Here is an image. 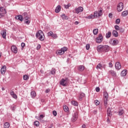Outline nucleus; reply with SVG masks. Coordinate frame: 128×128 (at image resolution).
<instances>
[{"label": "nucleus", "instance_id": "obj_4", "mask_svg": "<svg viewBox=\"0 0 128 128\" xmlns=\"http://www.w3.org/2000/svg\"><path fill=\"white\" fill-rule=\"evenodd\" d=\"M103 52H108L110 50V46L108 45L102 46Z\"/></svg>", "mask_w": 128, "mask_h": 128}, {"label": "nucleus", "instance_id": "obj_38", "mask_svg": "<svg viewBox=\"0 0 128 128\" xmlns=\"http://www.w3.org/2000/svg\"><path fill=\"white\" fill-rule=\"evenodd\" d=\"M98 32V29H94L93 30L94 34L96 35V34Z\"/></svg>", "mask_w": 128, "mask_h": 128}, {"label": "nucleus", "instance_id": "obj_1", "mask_svg": "<svg viewBox=\"0 0 128 128\" xmlns=\"http://www.w3.org/2000/svg\"><path fill=\"white\" fill-rule=\"evenodd\" d=\"M96 40L97 44H100L104 40V36H102V34H98V37L96 38Z\"/></svg>", "mask_w": 128, "mask_h": 128}, {"label": "nucleus", "instance_id": "obj_19", "mask_svg": "<svg viewBox=\"0 0 128 128\" xmlns=\"http://www.w3.org/2000/svg\"><path fill=\"white\" fill-rule=\"evenodd\" d=\"M109 74H110L112 76H116V72L112 70H110L108 72Z\"/></svg>", "mask_w": 128, "mask_h": 128}, {"label": "nucleus", "instance_id": "obj_64", "mask_svg": "<svg viewBox=\"0 0 128 128\" xmlns=\"http://www.w3.org/2000/svg\"><path fill=\"white\" fill-rule=\"evenodd\" d=\"M78 24H80V22H78V21H76L74 22V24H76V25H78Z\"/></svg>", "mask_w": 128, "mask_h": 128}, {"label": "nucleus", "instance_id": "obj_13", "mask_svg": "<svg viewBox=\"0 0 128 128\" xmlns=\"http://www.w3.org/2000/svg\"><path fill=\"white\" fill-rule=\"evenodd\" d=\"M22 16L24 20H27L30 18L28 16V13L26 12L23 13Z\"/></svg>", "mask_w": 128, "mask_h": 128}, {"label": "nucleus", "instance_id": "obj_27", "mask_svg": "<svg viewBox=\"0 0 128 128\" xmlns=\"http://www.w3.org/2000/svg\"><path fill=\"white\" fill-rule=\"evenodd\" d=\"M72 104L74 106H78V103L76 101L72 100L71 102Z\"/></svg>", "mask_w": 128, "mask_h": 128}, {"label": "nucleus", "instance_id": "obj_37", "mask_svg": "<svg viewBox=\"0 0 128 128\" xmlns=\"http://www.w3.org/2000/svg\"><path fill=\"white\" fill-rule=\"evenodd\" d=\"M4 128H10V124L8 122H6L4 124Z\"/></svg>", "mask_w": 128, "mask_h": 128}, {"label": "nucleus", "instance_id": "obj_40", "mask_svg": "<svg viewBox=\"0 0 128 128\" xmlns=\"http://www.w3.org/2000/svg\"><path fill=\"white\" fill-rule=\"evenodd\" d=\"M34 124L36 126H40V122L36 120L34 122Z\"/></svg>", "mask_w": 128, "mask_h": 128}, {"label": "nucleus", "instance_id": "obj_8", "mask_svg": "<svg viewBox=\"0 0 128 128\" xmlns=\"http://www.w3.org/2000/svg\"><path fill=\"white\" fill-rule=\"evenodd\" d=\"M11 50L12 52H14V54H17L18 52V48L16 46H12L11 47Z\"/></svg>", "mask_w": 128, "mask_h": 128}, {"label": "nucleus", "instance_id": "obj_30", "mask_svg": "<svg viewBox=\"0 0 128 128\" xmlns=\"http://www.w3.org/2000/svg\"><path fill=\"white\" fill-rule=\"evenodd\" d=\"M44 36L43 34L41 35L40 37H38V40H41V42H43V40H44Z\"/></svg>", "mask_w": 128, "mask_h": 128}, {"label": "nucleus", "instance_id": "obj_9", "mask_svg": "<svg viewBox=\"0 0 128 128\" xmlns=\"http://www.w3.org/2000/svg\"><path fill=\"white\" fill-rule=\"evenodd\" d=\"M6 14V8H4V7L0 8V14H3L4 16Z\"/></svg>", "mask_w": 128, "mask_h": 128}, {"label": "nucleus", "instance_id": "obj_57", "mask_svg": "<svg viewBox=\"0 0 128 128\" xmlns=\"http://www.w3.org/2000/svg\"><path fill=\"white\" fill-rule=\"evenodd\" d=\"M12 96L14 98H18V96L16 94H14Z\"/></svg>", "mask_w": 128, "mask_h": 128}, {"label": "nucleus", "instance_id": "obj_12", "mask_svg": "<svg viewBox=\"0 0 128 128\" xmlns=\"http://www.w3.org/2000/svg\"><path fill=\"white\" fill-rule=\"evenodd\" d=\"M6 70V66H3L0 70L2 74H4Z\"/></svg>", "mask_w": 128, "mask_h": 128}, {"label": "nucleus", "instance_id": "obj_18", "mask_svg": "<svg viewBox=\"0 0 128 128\" xmlns=\"http://www.w3.org/2000/svg\"><path fill=\"white\" fill-rule=\"evenodd\" d=\"M16 20H18L20 22H22L24 18L22 15H18L16 16Z\"/></svg>", "mask_w": 128, "mask_h": 128}, {"label": "nucleus", "instance_id": "obj_51", "mask_svg": "<svg viewBox=\"0 0 128 128\" xmlns=\"http://www.w3.org/2000/svg\"><path fill=\"white\" fill-rule=\"evenodd\" d=\"M53 34L52 32H48V36H52Z\"/></svg>", "mask_w": 128, "mask_h": 128}, {"label": "nucleus", "instance_id": "obj_11", "mask_svg": "<svg viewBox=\"0 0 128 128\" xmlns=\"http://www.w3.org/2000/svg\"><path fill=\"white\" fill-rule=\"evenodd\" d=\"M115 68L116 70H120L122 68V64L120 62H116L115 64Z\"/></svg>", "mask_w": 128, "mask_h": 128}, {"label": "nucleus", "instance_id": "obj_20", "mask_svg": "<svg viewBox=\"0 0 128 128\" xmlns=\"http://www.w3.org/2000/svg\"><path fill=\"white\" fill-rule=\"evenodd\" d=\"M112 35L114 36H115V38H118V31L114 30L112 31Z\"/></svg>", "mask_w": 128, "mask_h": 128}, {"label": "nucleus", "instance_id": "obj_56", "mask_svg": "<svg viewBox=\"0 0 128 128\" xmlns=\"http://www.w3.org/2000/svg\"><path fill=\"white\" fill-rule=\"evenodd\" d=\"M25 46H26V44H24V42H22L21 44V46L22 48H24Z\"/></svg>", "mask_w": 128, "mask_h": 128}, {"label": "nucleus", "instance_id": "obj_17", "mask_svg": "<svg viewBox=\"0 0 128 128\" xmlns=\"http://www.w3.org/2000/svg\"><path fill=\"white\" fill-rule=\"evenodd\" d=\"M1 34L3 38H6V30H3L2 32L1 33Z\"/></svg>", "mask_w": 128, "mask_h": 128}, {"label": "nucleus", "instance_id": "obj_21", "mask_svg": "<svg viewBox=\"0 0 128 128\" xmlns=\"http://www.w3.org/2000/svg\"><path fill=\"white\" fill-rule=\"evenodd\" d=\"M112 110H110V108H108L107 110V114L108 116H112V112H110Z\"/></svg>", "mask_w": 128, "mask_h": 128}, {"label": "nucleus", "instance_id": "obj_24", "mask_svg": "<svg viewBox=\"0 0 128 128\" xmlns=\"http://www.w3.org/2000/svg\"><path fill=\"white\" fill-rule=\"evenodd\" d=\"M110 36H112V32H108L106 34V38H110Z\"/></svg>", "mask_w": 128, "mask_h": 128}, {"label": "nucleus", "instance_id": "obj_49", "mask_svg": "<svg viewBox=\"0 0 128 128\" xmlns=\"http://www.w3.org/2000/svg\"><path fill=\"white\" fill-rule=\"evenodd\" d=\"M94 102L96 106H98L100 104V102H98V100H95Z\"/></svg>", "mask_w": 128, "mask_h": 128}, {"label": "nucleus", "instance_id": "obj_34", "mask_svg": "<svg viewBox=\"0 0 128 128\" xmlns=\"http://www.w3.org/2000/svg\"><path fill=\"white\" fill-rule=\"evenodd\" d=\"M56 53L57 54H60V55L64 54V53L62 52V49L60 50H58L56 52Z\"/></svg>", "mask_w": 128, "mask_h": 128}, {"label": "nucleus", "instance_id": "obj_3", "mask_svg": "<svg viewBox=\"0 0 128 128\" xmlns=\"http://www.w3.org/2000/svg\"><path fill=\"white\" fill-rule=\"evenodd\" d=\"M122 10H124V4L122 2H120L117 6V10L120 12H122Z\"/></svg>", "mask_w": 128, "mask_h": 128}, {"label": "nucleus", "instance_id": "obj_10", "mask_svg": "<svg viewBox=\"0 0 128 128\" xmlns=\"http://www.w3.org/2000/svg\"><path fill=\"white\" fill-rule=\"evenodd\" d=\"M42 34H44V32H42V30H39L36 34V38H38Z\"/></svg>", "mask_w": 128, "mask_h": 128}, {"label": "nucleus", "instance_id": "obj_52", "mask_svg": "<svg viewBox=\"0 0 128 128\" xmlns=\"http://www.w3.org/2000/svg\"><path fill=\"white\" fill-rule=\"evenodd\" d=\"M52 114L54 116H56V114H58V113L56 112V111L54 110L52 112Z\"/></svg>", "mask_w": 128, "mask_h": 128}, {"label": "nucleus", "instance_id": "obj_53", "mask_svg": "<svg viewBox=\"0 0 128 128\" xmlns=\"http://www.w3.org/2000/svg\"><path fill=\"white\" fill-rule=\"evenodd\" d=\"M90 44H86V50H90Z\"/></svg>", "mask_w": 128, "mask_h": 128}, {"label": "nucleus", "instance_id": "obj_61", "mask_svg": "<svg viewBox=\"0 0 128 128\" xmlns=\"http://www.w3.org/2000/svg\"><path fill=\"white\" fill-rule=\"evenodd\" d=\"M108 16L109 18H112V13H110L108 14Z\"/></svg>", "mask_w": 128, "mask_h": 128}, {"label": "nucleus", "instance_id": "obj_33", "mask_svg": "<svg viewBox=\"0 0 128 128\" xmlns=\"http://www.w3.org/2000/svg\"><path fill=\"white\" fill-rule=\"evenodd\" d=\"M128 14V11H124L122 12V16H126Z\"/></svg>", "mask_w": 128, "mask_h": 128}, {"label": "nucleus", "instance_id": "obj_62", "mask_svg": "<svg viewBox=\"0 0 128 128\" xmlns=\"http://www.w3.org/2000/svg\"><path fill=\"white\" fill-rule=\"evenodd\" d=\"M108 64L110 68H112V62H109Z\"/></svg>", "mask_w": 128, "mask_h": 128}, {"label": "nucleus", "instance_id": "obj_45", "mask_svg": "<svg viewBox=\"0 0 128 128\" xmlns=\"http://www.w3.org/2000/svg\"><path fill=\"white\" fill-rule=\"evenodd\" d=\"M52 37L53 38H58V35H56V34H53L52 35Z\"/></svg>", "mask_w": 128, "mask_h": 128}, {"label": "nucleus", "instance_id": "obj_60", "mask_svg": "<svg viewBox=\"0 0 128 128\" xmlns=\"http://www.w3.org/2000/svg\"><path fill=\"white\" fill-rule=\"evenodd\" d=\"M40 48V44H38L36 47V50H38Z\"/></svg>", "mask_w": 128, "mask_h": 128}, {"label": "nucleus", "instance_id": "obj_35", "mask_svg": "<svg viewBox=\"0 0 128 128\" xmlns=\"http://www.w3.org/2000/svg\"><path fill=\"white\" fill-rule=\"evenodd\" d=\"M23 78L24 80H28L30 78V77H28V76L25 74L23 76Z\"/></svg>", "mask_w": 128, "mask_h": 128}, {"label": "nucleus", "instance_id": "obj_23", "mask_svg": "<svg viewBox=\"0 0 128 128\" xmlns=\"http://www.w3.org/2000/svg\"><path fill=\"white\" fill-rule=\"evenodd\" d=\"M104 100H108V92H104Z\"/></svg>", "mask_w": 128, "mask_h": 128}, {"label": "nucleus", "instance_id": "obj_6", "mask_svg": "<svg viewBox=\"0 0 128 128\" xmlns=\"http://www.w3.org/2000/svg\"><path fill=\"white\" fill-rule=\"evenodd\" d=\"M60 84H61V86H68V82L64 80V78L62 79L60 81Z\"/></svg>", "mask_w": 128, "mask_h": 128}, {"label": "nucleus", "instance_id": "obj_47", "mask_svg": "<svg viewBox=\"0 0 128 128\" xmlns=\"http://www.w3.org/2000/svg\"><path fill=\"white\" fill-rule=\"evenodd\" d=\"M65 8H68L70 6V4H68L67 5H64Z\"/></svg>", "mask_w": 128, "mask_h": 128}, {"label": "nucleus", "instance_id": "obj_46", "mask_svg": "<svg viewBox=\"0 0 128 128\" xmlns=\"http://www.w3.org/2000/svg\"><path fill=\"white\" fill-rule=\"evenodd\" d=\"M114 28H115V30H120V26L118 25H116L114 26Z\"/></svg>", "mask_w": 128, "mask_h": 128}, {"label": "nucleus", "instance_id": "obj_39", "mask_svg": "<svg viewBox=\"0 0 128 128\" xmlns=\"http://www.w3.org/2000/svg\"><path fill=\"white\" fill-rule=\"evenodd\" d=\"M64 110V112H68V107L66 106H63Z\"/></svg>", "mask_w": 128, "mask_h": 128}, {"label": "nucleus", "instance_id": "obj_44", "mask_svg": "<svg viewBox=\"0 0 128 128\" xmlns=\"http://www.w3.org/2000/svg\"><path fill=\"white\" fill-rule=\"evenodd\" d=\"M120 22V19L118 18L116 20V24H118Z\"/></svg>", "mask_w": 128, "mask_h": 128}, {"label": "nucleus", "instance_id": "obj_58", "mask_svg": "<svg viewBox=\"0 0 128 128\" xmlns=\"http://www.w3.org/2000/svg\"><path fill=\"white\" fill-rule=\"evenodd\" d=\"M80 96H82V98H84L86 96V94H84V93H81Z\"/></svg>", "mask_w": 128, "mask_h": 128}, {"label": "nucleus", "instance_id": "obj_63", "mask_svg": "<svg viewBox=\"0 0 128 128\" xmlns=\"http://www.w3.org/2000/svg\"><path fill=\"white\" fill-rule=\"evenodd\" d=\"M14 91H12L10 92V96H12L14 95Z\"/></svg>", "mask_w": 128, "mask_h": 128}, {"label": "nucleus", "instance_id": "obj_22", "mask_svg": "<svg viewBox=\"0 0 128 128\" xmlns=\"http://www.w3.org/2000/svg\"><path fill=\"white\" fill-rule=\"evenodd\" d=\"M30 96L32 98H36V92L34 91L31 92Z\"/></svg>", "mask_w": 128, "mask_h": 128}, {"label": "nucleus", "instance_id": "obj_31", "mask_svg": "<svg viewBox=\"0 0 128 128\" xmlns=\"http://www.w3.org/2000/svg\"><path fill=\"white\" fill-rule=\"evenodd\" d=\"M86 18H88V20H92V18H94V16L93 14H90V16H86Z\"/></svg>", "mask_w": 128, "mask_h": 128}, {"label": "nucleus", "instance_id": "obj_59", "mask_svg": "<svg viewBox=\"0 0 128 128\" xmlns=\"http://www.w3.org/2000/svg\"><path fill=\"white\" fill-rule=\"evenodd\" d=\"M50 92V89H46L45 91V92H46V94H48V92Z\"/></svg>", "mask_w": 128, "mask_h": 128}, {"label": "nucleus", "instance_id": "obj_5", "mask_svg": "<svg viewBox=\"0 0 128 128\" xmlns=\"http://www.w3.org/2000/svg\"><path fill=\"white\" fill-rule=\"evenodd\" d=\"M75 12L76 14H80V12H84V8L82 6L78 7L75 9Z\"/></svg>", "mask_w": 128, "mask_h": 128}, {"label": "nucleus", "instance_id": "obj_48", "mask_svg": "<svg viewBox=\"0 0 128 128\" xmlns=\"http://www.w3.org/2000/svg\"><path fill=\"white\" fill-rule=\"evenodd\" d=\"M61 50H62V52H63V54H64V52H66V48H63Z\"/></svg>", "mask_w": 128, "mask_h": 128}, {"label": "nucleus", "instance_id": "obj_41", "mask_svg": "<svg viewBox=\"0 0 128 128\" xmlns=\"http://www.w3.org/2000/svg\"><path fill=\"white\" fill-rule=\"evenodd\" d=\"M104 104L106 108H108V100L104 99Z\"/></svg>", "mask_w": 128, "mask_h": 128}, {"label": "nucleus", "instance_id": "obj_26", "mask_svg": "<svg viewBox=\"0 0 128 128\" xmlns=\"http://www.w3.org/2000/svg\"><path fill=\"white\" fill-rule=\"evenodd\" d=\"M62 20H68V16H66L64 14L61 15Z\"/></svg>", "mask_w": 128, "mask_h": 128}, {"label": "nucleus", "instance_id": "obj_25", "mask_svg": "<svg viewBox=\"0 0 128 128\" xmlns=\"http://www.w3.org/2000/svg\"><path fill=\"white\" fill-rule=\"evenodd\" d=\"M84 70V66H80L78 68V70L79 72H82Z\"/></svg>", "mask_w": 128, "mask_h": 128}, {"label": "nucleus", "instance_id": "obj_29", "mask_svg": "<svg viewBox=\"0 0 128 128\" xmlns=\"http://www.w3.org/2000/svg\"><path fill=\"white\" fill-rule=\"evenodd\" d=\"M98 14L99 16H102V8H100V10L98 11Z\"/></svg>", "mask_w": 128, "mask_h": 128}, {"label": "nucleus", "instance_id": "obj_16", "mask_svg": "<svg viewBox=\"0 0 128 128\" xmlns=\"http://www.w3.org/2000/svg\"><path fill=\"white\" fill-rule=\"evenodd\" d=\"M126 72L127 70H123L120 74V76H126Z\"/></svg>", "mask_w": 128, "mask_h": 128}, {"label": "nucleus", "instance_id": "obj_43", "mask_svg": "<svg viewBox=\"0 0 128 128\" xmlns=\"http://www.w3.org/2000/svg\"><path fill=\"white\" fill-rule=\"evenodd\" d=\"M26 21H24V24H30V21L28 20H25Z\"/></svg>", "mask_w": 128, "mask_h": 128}, {"label": "nucleus", "instance_id": "obj_15", "mask_svg": "<svg viewBox=\"0 0 128 128\" xmlns=\"http://www.w3.org/2000/svg\"><path fill=\"white\" fill-rule=\"evenodd\" d=\"M62 8L60 6L58 5V6L55 10V12H56L57 14H58V12H60V10H61Z\"/></svg>", "mask_w": 128, "mask_h": 128}, {"label": "nucleus", "instance_id": "obj_14", "mask_svg": "<svg viewBox=\"0 0 128 128\" xmlns=\"http://www.w3.org/2000/svg\"><path fill=\"white\" fill-rule=\"evenodd\" d=\"M102 48H103L102 46V45L98 46L97 47V50L98 52H103Z\"/></svg>", "mask_w": 128, "mask_h": 128}, {"label": "nucleus", "instance_id": "obj_50", "mask_svg": "<svg viewBox=\"0 0 128 128\" xmlns=\"http://www.w3.org/2000/svg\"><path fill=\"white\" fill-rule=\"evenodd\" d=\"M52 74H56V70L52 69L50 71Z\"/></svg>", "mask_w": 128, "mask_h": 128}, {"label": "nucleus", "instance_id": "obj_36", "mask_svg": "<svg viewBox=\"0 0 128 128\" xmlns=\"http://www.w3.org/2000/svg\"><path fill=\"white\" fill-rule=\"evenodd\" d=\"M94 18H98V16H98V11L94 12Z\"/></svg>", "mask_w": 128, "mask_h": 128}, {"label": "nucleus", "instance_id": "obj_54", "mask_svg": "<svg viewBox=\"0 0 128 128\" xmlns=\"http://www.w3.org/2000/svg\"><path fill=\"white\" fill-rule=\"evenodd\" d=\"M120 32H124V29L123 28H120V30H119Z\"/></svg>", "mask_w": 128, "mask_h": 128}, {"label": "nucleus", "instance_id": "obj_2", "mask_svg": "<svg viewBox=\"0 0 128 128\" xmlns=\"http://www.w3.org/2000/svg\"><path fill=\"white\" fill-rule=\"evenodd\" d=\"M78 112H75L72 114V120L73 122H74L76 121V120H78Z\"/></svg>", "mask_w": 128, "mask_h": 128}, {"label": "nucleus", "instance_id": "obj_28", "mask_svg": "<svg viewBox=\"0 0 128 128\" xmlns=\"http://www.w3.org/2000/svg\"><path fill=\"white\" fill-rule=\"evenodd\" d=\"M96 68H97V70H98V68L100 70H102V64H100V63L96 66Z\"/></svg>", "mask_w": 128, "mask_h": 128}, {"label": "nucleus", "instance_id": "obj_7", "mask_svg": "<svg viewBox=\"0 0 128 128\" xmlns=\"http://www.w3.org/2000/svg\"><path fill=\"white\" fill-rule=\"evenodd\" d=\"M110 42L112 44V46H116L117 44H118V40L115 39L114 40H110Z\"/></svg>", "mask_w": 128, "mask_h": 128}, {"label": "nucleus", "instance_id": "obj_55", "mask_svg": "<svg viewBox=\"0 0 128 128\" xmlns=\"http://www.w3.org/2000/svg\"><path fill=\"white\" fill-rule=\"evenodd\" d=\"M96 90L97 92H99L100 90V88L99 87H96Z\"/></svg>", "mask_w": 128, "mask_h": 128}, {"label": "nucleus", "instance_id": "obj_32", "mask_svg": "<svg viewBox=\"0 0 128 128\" xmlns=\"http://www.w3.org/2000/svg\"><path fill=\"white\" fill-rule=\"evenodd\" d=\"M124 110H120L118 111V114L119 116H122V114H124Z\"/></svg>", "mask_w": 128, "mask_h": 128}, {"label": "nucleus", "instance_id": "obj_42", "mask_svg": "<svg viewBox=\"0 0 128 128\" xmlns=\"http://www.w3.org/2000/svg\"><path fill=\"white\" fill-rule=\"evenodd\" d=\"M44 118V114H40V116L37 118V120H42Z\"/></svg>", "mask_w": 128, "mask_h": 128}]
</instances>
